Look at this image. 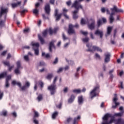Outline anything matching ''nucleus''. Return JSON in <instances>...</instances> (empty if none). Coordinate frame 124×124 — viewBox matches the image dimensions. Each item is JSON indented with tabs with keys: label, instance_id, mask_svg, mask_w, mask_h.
<instances>
[{
	"label": "nucleus",
	"instance_id": "f257e3e1",
	"mask_svg": "<svg viewBox=\"0 0 124 124\" xmlns=\"http://www.w3.org/2000/svg\"><path fill=\"white\" fill-rule=\"evenodd\" d=\"M124 111H121L120 113H115L113 116L111 118L109 122H108V119L111 117L109 114H106L104 117H103V122L102 124H112L113 123L115 122V124H124V120L122 118H119L117 120L115 119V116L122 117L124 114Z\"/></svg>",
	"mask_w": 124,
	"mask_h": 124
},
{
	"label": "nucleus",
	"instance_id": "f03ea898",
	"mask_svg": "<svg viewBox=\"0 0 124 124\" xmlns=\"http://www.w3.org/2000/svg\"><path fill=\"white\" fill-rule=\"evenodd\" d=\"M72 7H74L76 9V10L74 11L73 13V18L75 19L78 18V16L77 15V13L78 12L79 9L81 8V9H83V6H82L78 1H75V2L72 4Z\"/></svg>",
	"mask_w": 124,
	"mask_h": 124
},
{
	"label": "nucleus",
	"instance_id": "7ed1b4c3",
	"mask_svg": "<svg viewBox=\"0 0 124 124\" xmlns=\"http://www.w3.org/2000/svg\"><path fill=\"white\" fill-rule=\"evenodd\" d=\"M111 13L109 17V20L110 23H113L114 22V17H113V15H115V12H124V11L122 9H119L117 8V6H114L113 8L110 9Z\"/></svg>",
	"mask_w": 124,
	"mask_h": 124
},
{
	"label": "nucleus",
	"instance_id": "20e7f679",
	"mask_svg": "<svg viewBox=\"0 0 124 124\" xmlns=\"http://www.w3.org/2000/svg\"><path fill=\"white\" fill-rule=\"evenodd\" d=\"M12 85H17V86H18L19 88H21L22 91H25L26 89H28L30 88V86H31V83L29 81H26L25 86H23L22 87H21V85L20 82H17L15 80H13L12 82Z\"/></svg>",
	"mask_w": 124,
	"mask_h": 124
},
{
	"label": "nucleus",
	"instance_id": "39448f33",
	"mask_svg": "<svg viewBox=\"0 0 124 124\" xmlns=\"http://www.w3.org/2000/svg\"><path fill=\"white\" fill-rule=\"evenodd\" d=\"M58 79V77H56L53 80V84L50 86L48 87V90L50 91L51 94H54L56 93V90H57V87H56V82Z\"/></svg>",
	"mask_w": 124,
	"mask_h": 124
},
{
	"label": "nucleus",
	"instance_id": "423d86ee",
	"mask_svg": "<svg viewBox=\"0 0 124 124\" xmlns=\"http://www.w3.org/2000/svg\"><path fill=\"white\" fill-rule=\"evenodd\" d=\"M0 12V18L1 19L2 17H3L4 19L5 20L6 19V15L7 14V12H8V9L5 8L3 7H1Z\"/></svg>",
	"mask_w": 124,
	"mask_h": 124
},
{
	"label": "nucleus",
	"instance_id": "0eeeda50",
	"mask_svg": "<svg viewBox=\"0 0 124 124\" xmlns=\"http://www.w3.org/2000/svg\"><path fill=\"white\" fill-rule=\"evenodd\" d=\"M87 47L88 48V51H89V52H94V51H97L98 52H102V49L100 48L99 47L96 46H93L92 48V46H90V44H88L86 45Z\"/></svg>",
	"mask_w": 124,
	"mask_h": 124
},
{
	"label": "nucleus",
	"instance_id": "6e6552de",
	"mask_svg": "<svg viewBox=\"0 0 124 124\" xmlns=\"http://www.w3.org/2000/svg\"><path fill=\"white\" fill-rule=\"evenodd\" d=\"M98 93H99V86H97L96 87L94 88L92 92L90 93L92 99L96 96V95L98 94Z\"/></svg>",
	"mask_w": 124,
	"mask_h": 124
},
{
	"label": "nucleus",
	"instance_id": "1a4fd4ad",
	"mask_svg": "<svg viewBox=\"0 0 124 124\" xmlns=\"http://www.w3.org/2000/svg\"><path fill=\"white\" fill-rule=\"evenodd\" d=\"M31 45L33 49L34 50L35 54L38 56L39 54V50H38V47H39V43L32 42Z\"/></svg>",
	"mask_w": 124,
	"mask_h": 124
},
{
	"label": "nucleus",
	"instance_id": "9d476101",
	"mask_svg": "<svg viewBox=\"0 0 124 124\" xmlns=\"http://www.w3.org/2000/svg\"><path fill=\"white\" fill-rule=\"evenodd\" d=\"M74 28H79V25L78 24H76L75 25H72V24H70L69 25V29L68 31V33L69 34H72L73 33H75V31L73 29Z\"/></svg>",
	"mask_w": 124,
	"mask_h": 124
},
{
	"label": "nucleus",
	"instance_id": "9b49d317",
	"mask_svg": "<svg viewBox=\"0 0 124 124\" xmlns=\"http://www.w3.org/2000/svg\"><path fill=\"white\" fill-rule=\"evenodd\" d=\"M48 31L49 32V34H53V33H55L57 32V28H55L53 30H52V28H50L48 30L44 31L43 32V36H46Z\"/></svg>",
	"mask_w": 124,
	"mask_h": 124
},
{
	"label": "nucleus",
	"instance_id": "f8f14e48",
	"mask_svg": "<svg viewBox=\"0 0 124 124\" xmlns=\"http://www.w3.org/2000/svg\"><path fill=\"white\" fill-rule=\"evenodd\" d=\"M59 13V10L56 9L55 13V17H56V21H60L61 20V18H62V14H58Z\"/></svg>",
	"mask_w": 124,
	"mask_h": 124
},
{
	"label": "nucleus",
	"instance_id": "ddd939ff",
	"mask_svg": "<svg viewBox=\"0 0 124 124\" xmlns=\"http://www.w3.org/2000/svg\"><path fill=\"white\" fill-rule=\"evenodd\" d=\"M91 24H88V28L90 30H94V26L95 25V20L94 19L90 20Z\"/></svg>",
	"mask_w": 124,
	"mask_h": 124
},
{
	"label": "nucleus",
	"instance_id": "4468645a",
	"mask_svg": "<svg viewBox=\"0 0 124 124\" xmlns=\"http://www.w3.org/2000/svg\"><path fill=\"white\" fill-rule=\"evenodd\" d=\"M16 65H17V68L15 69V73H16V74H17V75L20 74V70H19V69L22 68V67L21 66V62H20V61H18L16 62Z\"/></svg>",
	"mask_w": 124,
	"mask_h": 124
},
{
	"label": "nucleus",
	"instance_id": "2eb2a0df",
	"mask_svg": "<svg viewBox=\"0 0 124 124\" xmlns=\"http://www.w3.org/2000/svg\"><path fill=\"white\" fill-rule=\"evenodd\" d=\"M117 100H118V98L117 97V94H114V97L113 98V101L114 103H115V106H112V108H116L118 105H120V103L117 102Z\"/></svg>",
	"mask_w": 124,
	"mask_h": 124
},
{
	"label": "nucleus",
	"instance_id": "dca6fc26",
	"mask_svg": "<svg viewBox=\"0 0 124 124\" xmlns=\"http://www.w3.org/2000/svg\"><path fill=\"white\" fill-rule=\"evenodd\" d=\"M105 62H110V57H111V54L109 53H106L105 54Z\"/></svg>",
	"mask_w": 124,
	"mask_h": 124
},
{
	"label": "nucleus",
	"instance_id": "f3484780",
	"mask_svg": "<svg viewBox=\"0 0 124 124\" xmlns=\"http://www.w3.org/2000/svg\"><path fill=\"white\" fill-rule=\"evenodd\" d=\"M22 3L21 1H18L17 3H13L11 4V6L12 8H16V7H18L19 5H21Z\"/></svg>",
	"mask_w": 124,
	"mask_h": 124
},
{
	"label": "nucleus",
	"instance_id": "a211bd4d",
	"mask_svg": "<svg viewBox=\"0 0 124 124\" xmlns=\"http://www.w3.org/2000/svg\"><path fill=\"white\" fill-rule=\"evenodd\" d=\"M45 11H46V14H48V15H50V4H46L45 6Z\"/></svg>",
	"mask_w": 124,
	"mask_h": 124
},
{
	"label": "nucleus",
	"instance_id": "6ab92c4d",
	"mask_svg": "<svg viewBox=\"0 0 124 124\" xmlns=\"http://www.w3.org/2000/svg\"><path fill=\"white\" fill-rule=\"evenodd\" d=\"M95 34H96L97 35H99L100 38H102V37H103V32L98 30L96 31L95 32Z\"/></svg>",
	"mask_w": 124,
	"mask_h": 124
},
{
	"label": "nucleus",
	"instance_id": "aec40b11",
	"mask_svg": "<svg viewBox=\"0 0 124 124\" xmlns=\"http://www.w3.org/2000/svg\"><path fill=\"white\" fill-rule=\"evenodd\" d=\"M112 29H113V27H108L107 34H106V37L108 36V35H110V34L111 33V31H112Z\"/></svg>",
	"mask_w": 124,
	"mask_h": 124
},
{
	"label": "nucleus",
	"instance_id": "412c9836",
	"mask_svg": "<svg viewBox=\"0 0 124 124\" xmlns=\"http://www.w3.org/2000/svg\"><path fill=\"white\" fill-rule=\"evenodd\" d=\"M62 11H63V16H64V17L66 19H69V17L68 16H67V15H66V13H67V11H68V10L65 8H63Z\"/></svg>",
	"mask_w": 124,
	"mask_h": 124
},
{
	"label": "nucleus",
	"instance_id": "4be33fe9",
	"mask_svg": "<svg viewBox=\"0 0 124 124\" xmlns=\"http://www.w3.org/2000/svg\"><path fill=\"white\" fill-rule=\"evenodd\" d=\"M55 42H56V40L52 41L50 43L49 47V49L50 52H52V48H53V47H54V43H55Z\"/></svg>",
	"mask_w": 124,
	"mask_h": 124
},
{
	"label": "nucleus",
	"instance_id": "5701e85b",
	"mask_svg": "<svg viewBox=\"0 0 124 124\" xmlns=\"http://www.w3.org/2000/svg\"><path fill=\"white\" fill-rule=\"evenodd\" d=\"M75 99V96L74 95H72L71 96V97L68 100L69 103H72L73 101H74V99Z\"/></svg>",
	"mask_w": 124,
	"mask_h": 124
},
{
	"label": "nucleus",
	"instance_id": "b1692460",
	"mask_svg": "<svg viewBox=\"0 0 124 124\" xmlns=\"http://www.w3.org/2000/svg\"><path fill=\"white\" fill-rule=\"evenodd\" d=\"M7 75V73L6 72L2 73L1 74H0V79H2V78H4L5 76Z\"/></svg>",
	"mask_w": 124,
	"mask_h": 124
},
{
	"label": "nucleus",
	"instance_id": "393cba45",
	"mask_svg": "<svg viewBox=\"0 0 124 124\" xmlns=\"http://www.w3.org/2000/svg\"><path fill=\"white\" fill-rule=\"evenodd\" d=\"M38 38H39V39L41 44H44V43H45V42H44V40L43 39L42 37H41V36L40 34L38 35Z\"/></svg>",
	"mask_w": 124,
	"mask_h": 124
},
{
	"label": "nucleus",
	"instance_id": "a878e982",
	"mask_svg": "<svg viewBox=\"0 0 124 124\" xmlns=\"http://www.w3.org/2000/svg\"><path fill=\"white\" fill-rule=\"evenodd\" d=\"M1 116H3L4 117H5L6 115H7V111L6 110H3L1 113H0Z\"/></svg>",
	"mask_w": 124,
	"mask_h": 124
},
{
	"label": "nucleus",
	"instance_id": "bb28decb",
	"mask_svg": "<svg viewBox=\"0 0 124 124\" xmlns=\"http://www.w3.org/2000/svg\"><path fill=\"white\" fill-rule=\"evenodd\" d=\"M78 103L79 104H82L83 103V97H78Z\"/></svg>",
	"mask_w": 124,
	"mask_h": 124
},
{
	"label": "nucleus",
	"instance_id": "cd10ccee",
	"mask_svg": "<svg viewBox=\"0 0 124 124\" xmlns=\"http://www.w3.org/2000/svg\"><path fill=\"white\" fill-rule=\"evenodd\" d=\"M73 92V93H81V90L80 89H75Z\"/></svg>",
	"mask_w": 124,
	"mask_h": 124
},
{
	"label": "nucleus",
	"instance_id": "c85d7f7f",
	"mask_svg": "<svg viewBox=\"0 0 124 124\" xmlns=\"http://www.w3.org/2000/svg\"><path fill=\"white\" fill-rule=\"evenodd\" d=\"M38 10H37V9L35 8L33 11V13H34V14H35L36 16L38 14Z\"/></svg>",
	"mask_w": 124,
	"mask_h": 124
},
{
	"label": "nucleus",
	"instance_id": "c756f323",
	"mask_svg": "<svg viewBox=\"0 0 124 124\" xmlns=\"http://www.w3.org/2000/svg\"><path fill=\"white\" fill-rule=\"evenodd\" d=\"M4 26V21L3 20L0 19V27L2 28Z\"/></svg>",
	"mask_w": 124,
	"mask_h": 124
},
{
	"label": "nucleus",
	"instance_id": "7c9ffc66",
	"mask_svg": "<svg viewBox=\"0 0 124 124\" xmlns=\"http://www.w3.org/2000/svg\"><path fill=\"white\" fill-rule=\"evenodd\" d=\"M59 113L58 112H55L52 114V119H56V116H58Z\"/></svg>",
	"mask_w": 124,
	"mask_h": 124
},
{
	"label": "nucleus",
	"instance_id": "2f4dec72",
	"mask_svg": "<svg viewBox=\"0 0 124 124\" xmlns=\"http://www.w3.org/2000/svg\"><path fill=\"white\" fill-rule=\"evenodd\" d=\"M77 120H80V116H78V118H75L74 120L73 124H76L77 123Z\"/></svg>",
	"mask_w": 124,
	"mask_h": 124
},
{
	"label": "nucleus",
	"instance_id": "473e14b6",
	"mask_svg": "<svg viewBox=\"0 0 124 124\" xmlns=\"http://www.w3.org/2000/svg\"><path fill=\"white\" fill-rule=\"evenodd\" d=\"M102 24V21H101V19H99L97 21V25L98 27H100Z\"/></svg>",
	"mask_w": 124,
	"mask_h": 124
},
{
	"label": "nucleus",
	"instance_id": "72a5a7b5",
	"mask_svg": "<svg viewBox=\"0 0 124 124\" xmlns=\"http://www.w3.org/2000/svg\"><path fill=\"white\" fill-rule=\"evenodd\" d=\"M90 40V39L88 37H86L85 38L82 39L83 42H88Z\"/></svg>",
	"mask_w": 124,
	"mask_h": 124
},
{
	"label": "nucleus",
	"instance_id": "f704fd0d",
	"mask_svg": "<svg viewBox=\"0 0 124 124\" xmlns=\"http://www.w3.org/2000/svg\"><path fill=\"white\" fill-rule=\"evenodd\" d=\"M34 117H35V118H36V117H39V113H38L37 112V111H35V110L34 111Z\"/></svg>",
	"mask_w": 124,
	"mask_h": 124
},
{
	"label": "nucleus",
	"instance_id": "c9c22d12",
	"mask_svg": "<svg viewBox=\"0 0 124 124\" xmlns=\"http://www.w3.org/2000/svg\"><path fill=\"white\" fill-rule=\"evenodd\" d=\"M38 101H41L42 100V95L39 94L37 97Z\"/></svg>",
	"mask_w": 124,
	"mask_h": 124
},
{
	"label": "nucleus",
	"instance_id": "e433bc0d",
	"mask_svg": "<svg viewBox=\"0 0 124 124\" xmlns=\"http://www.w3.org/2000/svg\"><path fill=\"white\" fill-rule=\"evenodd\" d=\"M81 25H85V24H87V22L85 20L82 18L81 20Z\"/></svg>",
	"mask_w": 124,
	"mask_h": 124
},
{
	"label": "nucleus",
	"instance_id": "4c0bfd02",
	"mask_svg": "<svg viewBox=\"0 0 124 124\" xmlns=\"http://www.w3.org/2000/svg\"><path fill=\"white\" fill-rule=\"evenodd\" d=\"M81 33H82V34H83V35H88V32L87 31H80Z\"/></svg>",
	"mask_w": 124,
	"mask_h": 124
},
{
	"label": "nucleus",
	"instance_id": "58836bf2",
	"mask_svg": "<svg viewBox=\"0 0 124 124\" xmlns=\"http://www.w3.org/2000/svg\"><path fill=\"white\" fill-rule=\"evenodd\" d=\"M30 31V28H26L24 30V33H27V32H29Z\"/></svg>",
	"mask_w": 124,
	"mask_h": 124
},
{
	"label": "nucleus",
	"instance_id": "ea45409f",
	"mask_svg": "<svg viewBox=\"0 0 124 124\" xmlns=\"http://www.w3.org/2000/svg\"><path fill=\"white\" fill-rule=\"evenodd\" d=\"M53 77V75L52 74H49L46 76V79H51Z\"/></svg>",
	"mask_w": 124,
	"mask_h": 124
},
{
	"label": "nucleus",
	"instance_id": "a19ab883",
	"mask_svg": "<svg viewBox=\"0 0 124 124\" xmlns=\"http://www.w3.org/2000/svg\"><path fill=\"white\" fill-rule=\"evenodd\" d=\"M3 63L5 65H7V66H10V64H9V62H4Z\"/></svg>",
	"mask_w": 124,
	"mask_h": 124
},
{
	"label": "nucleus",
	"instance_id": "79ce46f5",
	"mask_svg": "<svg viewBox=\"0 0 124 124\" xmlns=\"http://www.w3.org/2000/svg\"><path fill=\"white\" fill-rule=\"evenodd\" d=\"M10 79H11V75L8 76L7 77L6 81L8 82V81H9V80H10Z\"/></svg>",
	"mask_w": 124,
	"mask_h": 124
},
{
	"label": "nucleus",
	"instance_id": "37998d69",
	"mask_svg": "<svg viewBox=\"0 0 124 124\" xmlns=\"http://www.w3.org/2000/svg\"><path fill=\"white\" fill-rule=\"evenodd\" d=\"M27 11H28L27 10L24 9V10L21 11L20 12V13H21V15H23V14H25V13H26V12H27Z\"/></svg>",
	"mask_w": 124,
	"mask_h": 124
},
{
	"label": "nucleus",
	"instance_id": "c03bdc74",
	"mask_svg": "<svg viewBox=\"0 0 124 124\" xmlns=\"http://www.w3.org/2000/svg\"><path fill=\"white\" fill-rule=\"evenodd\" d=\"M95 57L97 58L99 60H100V55L97 53H96L95 54Z\"/></svg>",
	"mask_w": 124,
	"mask_h": 124
},
{
	"label": "nucleus",
	"instance_id": "a18cd8bd",
	"mask_svg": "<svg viewBox=\"0 0 124 124\" xmlns=\"http://www.w3.org/2000/svg\"><path fill=\"white\" fill-rule=\"evenodd\" d=\"M62 36L63 40H66V39H67V37H66L64 33H62Z\"/></svg>",
	"mask_w": 124,
	"mask_h": 124
},
{
	"label": "nucleus",
	"instance_id": "49530a36",
	"mask_svg": "<svg viewBox=\"0 0 124 124\" xmlns=\"http://www.w3.org/2000/svg\"><path fill=\"white\" fill-rule=\"evenodd\" d=\"M24 60L26 62H29V56L26 55L24 56Z\"/></svg>",
	"mask_w": 124,
	"mask_h": 124
},
{
	"label": "nucleus",
	"instance_id": "de8ad7c7",
	"mask_svg": "<svg viewBox=\"0 0 124 124\" xmlns=\"http://www.w3.org/2000/svg\"><path fill=\"white\" fill-rule=\"evenodd\" d=\"M39 65L40 66H43V65H45V63H44V62H40L39 63Z\"/></svg>",
	"mask_w": 124,
	"mask_h": 124
},
{
	"label": "nucleus",
	"instance_id": "09e8293b",
	"mask_svg": "<svg viewBox=\"0 0 124 124\" xmlns=\"http://www.w3.org/2000/svg\"><path fill=\"white\" fill-rule=\"evenodd\" d=\"M42 16H43V19H44V20H46V19H49V17H48V16H45V15L44 14L42 15Z\"/></svg>",
	"mask_w": 124,
	"mask_h": 124
},
{
	"label": "nucleus",
	"instance_id": "8fccbe9b",
	"mask_svg": "<svg viewBox=\"0 0 124 124\" xmlns=\"http://www.w3.org/2000/svg\"><path fill=\"white\" fill-rule=\"evenodd\" d=\"M66 4L67 5H68V6H70V5H71V1H68L67 2H66Z\"/></svg>",
	"mask_w": 124,
	"mask_h": 124
},
{
	"label": "nucleus",
	"instance_id": "3c124183",
	"mask_svg": "<svg viewBox=\"0 0 124 124\" xmlns=\"http://www.w3.org/2000/svg\"><path fill=\"white\" fill-rule=\"evenodd\" d=\"M62 71V68H60L57 71V73H61Z\"/></svg>",
	"mask_w": 124,
	"mask_h": 124
},
{
	"label": "nucleus",
	"instance_id": "603ef678",
	"mask_svg": "<svg viewBox=\"0 0 124 124\" xmlns=\"http://www.w3.org/2000/svg\"><path fill=\"white\" fill-rule=\"evenodd\" d=\"M68 91V88L65 87L64 90H63L64 93H67Z\"/></svg>",
	"mask_w": 124,
	"mask_h": 124
},
{
	"label": "nucleus",
	"instance_id": "864d4df0",
	"mask_svg": "<svg viewBox=\"0 0 124 124\" xmlns=\"http://www.w3.org/2000/svg\"><path fill=\"white\" fill-rule=\"evenodd\" d=\"M5 87H6V88H9V83H8V81H6Z\"/></svg>",
	"mask_w": 124,
	"mask_h": 124
},
{
	"label": "nucleus",
	"instance_id": "5fc2aeb1",
	"mask_svg": "<svg viewBox=\"0 0 124 124\" xmlns=\"http://www.w3.org/2000/svg\"><path fill=\"white\" fill-rule=\"evenodd\" d=\"M39 85L41 86V88L43 87L44 84L42 82V81H39Z\"/></svg>",
	"mask_w": 124,
	"mask_h": 124
},
{
	"label": "nucleus",
	"instance_id": "6e6d98bb",
	"mask_svg": "<svg viewBox=\"0 0 124 124\" xmlns=\"http://www.w3.org/2000/svg\"><path fill=\"white\" fill-rule=\"evenodd\" d=\"M34 91H36L37 90V83H36L34 87Z\"/></svg>",
	"mask_w": 124,
	"mask_h": 124
},
{
	"label": "nucleus",
	"instance_id": "4d7b16f0",
	"mask_svg": "<svg viewBox=\"0 0 124 124\" xmlns=\"http://www.w3.org/2000/svg\"><path fill=\"white\" fill-rule=\"evenodd\" d=\"M40 5V3H39V2L36 3L35 4V8L37 9V7H38Z\"/></svg>",
	"mask_w": 124,
	"mask_h": 124
},
{
	"label": "nucleus",
	"instance_id": "13d9d810",
	"mask_svg": "<svg viewBox=\"0 0 124 124\" xmlns=\"http://www.w3.org/2000/svg\"><path fill=\"white\" fill-rule=\"evenodd\" d=\"M58 61H59V59H58V58H56L55 59V61L53 62V63H54L55 64H56V63H57L58 62Z\"/></svg>",
	"mask_w": 124,
	"mask_h": 124
},
{
	"label": "nucleus",
	"instance_id": "bf43d9fd",
	"mask_svg": "<svg viewBox=\"0 0 124 124\" xmlns=\"http://www.w3.org/2000/svg\"><path fill=\"white\" fill-rule=\"evenodd\" d=\"M121 85H120V88L121 89H124V83H123V82H121Z\"/></svg>",
	"mask_w": 124,
	"mask_h": 124
},
{
	"label": "nucleus",
	"instance_id": "052dcab7",
	"mask_svg": "<svg viewBox=\"0 0 124 124\" xmlns=\"http://www.w3.org/2000/svg\"><path fill=\"white\" fill-rule=\"evenodd\" d=\"M45 57L46 58V59H48V58H51V56H50V54H46Z\"/></svg>",
	"mask_w": 124,
	"mask_h": 124
},
{
	"label": "nucleus",
	"instance_id": "680f3d73",
	"mask_svg": "<svg viewBox=\"0 0 124 124\" xmlns=\"http://www.w3.org/2000/svg\"><path fill=\"white\" fill-rule=\"evenodd\" d=\"M6 53H7V51H3L1 54V56H4L5 55V54H6Z\"/></svg>",
	"mask_w": 124,
	"mask_h": 124
},
{
	"label": "nucleus",
	"instance_id": "e2e57ef3",
	"mask_svg": "<svg viewBox=\"0 0 124 124\" xmlns=\"http://www.w3.org/2000/svg\"><path fill=\"white\" fill-rule=\"evenodd\" d=\"M71 121H72V118H69L67 119V122L68 123H69V122H71Z\"/></svg>",
	"mask_w": 124,
	"mask_h": 124
},
{
	"label": "nucleus",
	"instance_id": "0e129e2a",
	"mask_svg": "<svg viewBox=\"0 0 124 124\" xmlns=\"http://www.w3.org/2000/svg\"><path fill=\"white\" fill-rule=\"evenodd\" d=\"M33 122L35 124H38V121L36 119H34V121H33Z\"/></svg>",
	"mask_w": 124,
	"mask_h": 124
},
{
	"label": "nucleus",
	"instance_id": "69168bd1",
	"mask_svg": "<svg viewBox=\"0 0 124 124\" xmlns=\"http://www.w3.org/2000/svg\"><path fill=\"white\" fill-rule=\"evenodd\" d=\"M90 37L92 38V39H94V37H93V33H90Z\"/></svg>",
	"mask_w": 124,
	"mask_h": 124
},
{
	"label": "nucleus",
	"instance_id": "338daca9",
	"mask_svg": "<svg viewBox=\"0 0 124 124\" xmlns=\"http://www.w3.org/2000/svg\"><path fill=\"white\" fill-rule=\"evenodd\" d=\"M49 2L51 4H54L55 2V0H50Z\"/></svg>",
	"mask_w": 124,
	"mask_h": 124
},
{
	"label": "nucleus",
	"instance_id": "774afa93",
	"mask_svg": "<svg viewBox=\"0 0 124 124\" xmlns=\"http://www.w3.org/2000/svg\"><path fill=\"white\" fill-rule=\"evenodd\" d=\"M13 116H14V117H17V114L16 113V112H14L13 113Z\"/></svg>",
	"mask_w": 124,
	"mask_h": 124
}]
</instances>
